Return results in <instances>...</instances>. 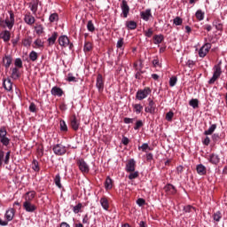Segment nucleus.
<instances>
[{"instance_id":"nucleus-11","label":"nucleus","mask_w":227,"mask_h":227,"mask_svg":"<svg viewBox=\"0 0 227 227\" xmlns=\"http://www.w3.org/2000/svg\"><path fill=\"white\" fill-rule=\"evenodd\" d=\"M126 171L127 173H134L136 171V160L131 159L126 164Z\"/></svg>"},{"instance_id":"nucleus-36","label":"nucleus","mask_w":227,"mask_h":227,"mask_svg":"<svg viewBox=\"0 0 227 227\" xmlns=\"http://www.w3.org/2000/svg\"><path fill=\"white\" fill-rule=\"evenodd\" d=\"M54 183L59 189H62L63 185H61V176L59 174H57L55 178H54Z\"/></svg>"},{"instance_id":"nucleus-16","label":"nucleus","mask_w":227,"mask_h":227,"mask_svg":"<svg viewBox=\"0 0 227 227\" xmlns=\"http://www.w3.org/2000/svg\"><path fill=\"white\" fill-rule=\"evenodd\" d=\"M35 18L33 17V15H31V12H28L27 14H25L24 17V21L26 22V24H27L28 26H33V24H35Z\"/></svg>"},{"instance_id":"nucleus-46","label":"nucleus","mask_w":227,"mask_h":227,"mask_svg":"<svg viewBox=\"0 0 227 227\" xmlns=\"http://www.w3.org/2000/svg\"><path fill=\"white\" fill-rule=\"evenodd\" d=\"M32 169H34V171H40V166L38 164V160H33L32 161Z\"/></svg>"},{"instance_id":"nucleus-56","label":"nucleus","mask_w":227,"mask_h":227,"mask_svg":"<svg viewBox=\"0 0 227 227\" xmlns=\"http://www.w3.org/2000/svg\"><path fill=\"white\" fill-rule=\"evenodd\" d=\"M35 45L40 49L41 47H43V41H42V39H36L35 42H34Z\"/></svg>"},{"instance_id":"nucleus-44","label":"nucleus","mask_w":227,"mask_h":227,"mask_svg":"<svg viewBox=\"0 0 227 227\" xmlns=\"http://www.w3.org/2000/svg\"><path fill=\"white\" fill-rule=\"evenodd\" d=\"M29 59L30 61H36V59H38V53H36L35 51H32L29 53Z\"/></svg>"},{"instance_id":"nucleus-19","label":"nucleus","mask_w":227,"mask_h":227,"mask_svg":"<svg viewBox=\"0 0 227 227\" xmlns=\"http://www.w3.org/2000/svg\"><path fill=\"white\" fill-rule=\"evenodd\" d=\"M0 38L5 43L8 42L10 38H12V34L10 33V30H4L0 33Z\"/></svg>"},{"instance_id":"nucleus-58","label":"nucleus","mask_w":227,"mask_h":227,"mask_svg":"<svg viewBox=\"0 0 227 227\" xmlns=\"http://www.w3.org/2000/svg\"><path fill=\"white\" fill-rule=\"evenodd\" d=\"M153 35V29L148 28V30L145 31V36H146L147 38H152Z\"/></svg>"},{"instance_id":"nucleus-57","label":"nucleus","mask_w":227,"mask_h":227,"mask_svg":"<svg viewBox=\"0 0 227 227\" xmlns=\"http://www.w3.org/2000/svg\"><path fill=\"white\" fill-rule=\"evenodd\" d=\"M143 125H144L143 121L139 120L136 122V124L134 126V129L139 130V129H141V127H143Z\"/></svg>"},{"instance_id":"nucleus-42","label":"nucleus","mask_w":227,"mask_h":227,"mask_svg":"<svg viewBox=\"0 0 227 227\" xmlns=\"http://www.w3.org/2000/svg\"><path fill=\"white\" fill-rule=\"evenodd\" d=\"M133 109H135V113H137V114H141V111H143V106H141V104H135L133 105Z\"/></svg>"},{"instance_id":"nucleus-61","label":"nucleus","mask_w":227,"mask_h":227,"mask_svg":"<svg viewBox=\"0 0 227 227\" xmlns=\"http://www.w3.org/2000/svg\"><path fill=\"white\" fill-rule=\"evenodd\" d=\"M133 67L136 70V72H137L138 74H140L141 75H143V74H145V71H143V69L137 67V63H134Z\"/></svg>"},{"instance_id":"nucleus-29","label":"nucleus","mask_w":227,"mask_h":227,"mask_svg":"<svg viewBox=\"0 0 227 227\" xmlns=\"http://www.w3.org/2000/svg\"><path fill=\"white\" fill-rule=\"evenodd\" d=\"M56 40H58V32H53L51 36L48 38L49 45H54L56 43Z\"/></svg>"},{"instance_id":"nucleus-26","label":"nucleus","mask_w":227,"mask_h":227,"mask_svg":"<svg viewBox=\"0 0 227 227\" xmlns=\"http://www.w3.org/2000/svg\"><path fill=\"white\" fill-rule=\"evenodd\" d=\"M214 74H213V76L214 77H216L219 79V77H221V74H223V71L221 70V65H215L214 67Z\"/></svg>"},{"instance_id":"nucleus-1","label":"nucleus","mask_w":227,"mask_h":227,"mask_svg":"<svg viewBox=\"0 0 227 227\" xmlns=\"http://www.w3.org/2000/svg\"><path fill=\"white\" fill-rule=\"evenodd\" d=\"M9 15L10 19H0V27H4V29L8 27V29L12 31V29H13V26H15V14H13V12L10 11Z\"/></svg>"},{"instance_id":"nucleus-60","label":"nucleus","mask_w":227,"mask_h":227,"mask_svg":"<svg viewBox=\"0 0 227 227\" xmlns=\"http://www.w3.org/2000/svg\"><path fill=\"white\" fill-rule=\"evenodd\" d=\"M146 200H145V199L143 198H139L137 200V204L138 205V207H143L144 205H145Z\"/></svg>"},{"instance_id":"nucleus-27","label":"nucleus","mask_w":227,"mask_h":227,"mask_svg":"<svg viewBox=\"0 0 227 227\" xmlns=\"http://www.w3.org/2000/svg\"><path fill=\"white\" fill-rule=\"evenodd\" d=\"M100 205L104 208V210H109V200L107 198L103 197L100 199Z\"/></svg>"},{"instance_id":"nucleus-18","label":"nucleus","mask_w":227,"mask_h":227,"mask_svg":"<svg viewBox=\"0 0 227 227\" xmlns=\"http://www.w3.org/2000/svg\"><path fill=\"white\" fill-rule=\"evenodd\" d=\"M153 39V44L159 45L160 43L164 42V35H162V34L154 35Z\"/></svg>"},{"instance_id":"nucleus-51","label":"nucleus","mask_w":227,"mask_h":227,"mask_svg":"<svg viewBox=\"0 0 227 227\" xmlns=\"http://www.w3.org/2000/svg\"><path fill=\"white\" fill-rule=\"evenodd\" d=\"M81 208H82V204L78 203L76 206L73 207V212L74 214H79V212H81Z\"/></svg>"},{"instance_id":"nucleus-15","label":"nucleus","mask_w":227,"mask_h":227,"mask_svg":"<svg viewBox=\"0 0 227 227\" xmlns=\"http://www.w3.org/2000/svg\"><path fill=\"white\" fill-rule=\"evenodd\" d=\"M7 223L10 221H13V217H15V209L13 207L9 208L4 215Z\"/></svg>"},{"instance_id":"nucleus-9","label":"nucleus","mask_w":227,"mask_h":227,"mask_svg":"<svg viewBox=\"0 0 227 227\" xmlns=\"http://www.w3.org/2000/svg\"><path fill=\"white\" fill-rule=\"evenodd\" d=\"M55 155H65L67 153V147L61 144H57L53 146Z\"/></svg>"},{"instance_id":"nucleus-2","label":"nucleus","mask_w":227,"mask_h":227,"mask_svg":"<svg viewBox=\"0 0 227 227\" xmlns=\"http://www.w3.org/2000/svg\"><path fill=\"white\" fill-rule=\"evenodd\" d=\"M152 93L150 87H145L144 90H138L136 94L137 100H145Z\"/></svg>"},{"instance_id":"nucleus-45","label":"nucleus","mask_w":227,"mask_h":227,"mask_svg":"<svg viewBox=\"0 0 227 227\" xmlns=\"http://www.w3.org/2000/svg\"><path fill=\"white\" fill-rule=\"evenodd\" d=\"M66 81L68 82H77V78H75L72 73H68Z\"/></svg>"},{"instance_id":"nucleus-32","label":"nucleus","mask_w":227,"mask_h":227,"mask_svg":"<svg viewBox=\"0 0 227 227\" xmlns=\"http://www.w3.org/2000/svg\"><path fill=\"white\" fill-rule=\"evenodd\" d=\"M31 43H33V37L28 36L22 40V45L24 47H31Z\"/></svg>"},{"instance_id":"nucleus-3","label":"nucleus","mask_w":227,"mask_h":227,"mask_svg":"<svg viewBox=\"0 0 227 227\" xmlns=\"http://www.w3.org/2000/svg\"><path fill=\"white\" fill-rule=\"evenodd\" d=\"M11 155H12V151H8L4 156V151H3V149H0V168L3 167V162L5 165L10 164Z\"/></svg>"},{"instance_id":"nucleus-4","label":"nucleus","mask_w":227,"mask_h":227,"mask_svg":"<svg viewBox=\"0 0 227 227\" xmlns=\"http://www.w3.org/2000/svg\"><path fill=\"white\" fill-rule=\"evenodd\" d=\"M59 43L61 47H69L70 51L74 49V43H70V39L67 35H61L59 37Z\"/></svg>"},{"instance_id":"nucleus-48","label":"nucleus","mask_w":227,"mask_h":227,"mask_svg":"<svg viewBox=\"0 0 227 227\" xmlns=\"http://www.w3.org/2000/svg\"><path fill=\"white\" fill-rule=\"evenodd\" d=\"M87 29L90 33H93V31H95V25H93V21L92 20H89L88 21V23H87Z\"/></svg>"},{"instance_id":"nucleus-55","label":"nucleus","mask_w":227,"mask_h":227,"mask_svg":"<svg viewBox=\"0 0 227 227\" xmlns=\"http://www.w3.org/2000/svg\"><path fill=\"white\" fill-rule=\"evenodd\" d=\"M173 116H175V114L172 111H169L168 113L166 114V120L167 121H172Z\"/></svg>"},{"instance_id":"nucleus-52","label":"nucleus","mask_w":227,"mask_h":227,"mask_svg":"<svg viewBox=\"0 0 227 227\" xmlns=\"http://www.w3.org/2000/svg\"><path fill=\"white\" fill-rule=\"evenodd\" d=\"M213 26L215 27V29H217V31H223V23L219 21H215L213 22Z\"/></svg>"},{"instance_id":"nucleus-31","label":"nucleus","mask_w":227,"mask_h":227,"mask_svg":"<svg viewBox=\"0 0 227 227\" xmlns=\"http://www.w3.org/2000/svg\"><path fill=\"white\" fill-rule=\"evenodd\" d=\"M217 129V124H212L207 130L204 131L205 136H212L214 131Z\"/></svg>"},{"instance_id":"nucleus-50","label":"nucleus","mask_w":227,"mask_h":227,"mask_svg":"<svg viewBox=\"0 0 227 227\" xmlns=\"http://www.w3.org/2000/svg\"><path fill=\"white\" fill-rule=\"evenodd\" d=\"M4 136H8V131L6 130V127L2 126L0 127V138L4 137Z\"/></svg>"},{"instance_id":"nucleus-35","label":"nucleus","mask_w":227,"mask_h":227,"mask_svg":"<svg viewBox=\"0 0 227 227\" xmlns=\"http://www.w3.org/2000/svg\"><path fill=\"white\" fill-rule=\"evenodd\" d=\"M20 77V73L19 72V68L14 67L12 71V78L14 79V81H17Z\"/></svg>"},{"instance_id":"nucleus-43","label":"nucleus","mask_w":227,"mask_h":227,"mask_svg":"<svg viewBox=\"0 0 227 227\" xmlns=\"http://www.w3.org/2000/svg\"><path fill=\"white\" fill-rule=\"evenodd\" d=\"M173 24H175V26H182V24H184V20H182V18H180L179 16H176L173 20Z\"/></svg>"},{"instance_id":"nucleus-28","label":"nucleus","mask_w":227,"mask_h":227,"mask_svg":"<svg viewBox=\"0 0 227 227\" xmlns=\"http://www.w3.org/2000/svg\"><path fill=\"white\" fill-rule=\"evenodd\" d=\"M35 194L36 192H35V191L27 192L25 194V201H33V200H35Z\"/></svg>"},{"instance_id":"nucleus-12","label":"nucleus","mask_w":227,"mask_h":227,"mask_svg":"<svg viewBox=\"0 0 227 227\" xmlns=\"http://www.w3.org/2000/svg\"><path fill=\"white\" fill-rule=\"evenodd\" d=\"M70 124L73 130H75V131L79 130V125H81V122L77 121V117L75 116V114H74L71 117Z\"/></svg>"},{"instance_id":"nucleus-34","label":"nucleus","mask_w":227,"mask_h":227,"mask_svg":"<svg viewBox=\"0 0 227 227\" xmlns=\"http://www.w3.org/2000/svg\"><path fill=\"white\" fill-rule=\"evenodd\" d=\"M184 212L185 214H192L193 212H196V207H192V205L184 206Z\"/></svg>"},{"instance_id":"nucleus-7","label":"nucleus","mask_w":227,"mask_h":227,"mask_svg":"<svg viewBox=\"0 0 227 227\" xmlns=\"http://www.w3.org/2000/svg\"><path fill=\"white\" fill-rule=\"evenodd\" d=\"M121 12H122L123 19H127V17H129V13H130V7L129 6V4L127 3V0H122L121 1Z\"/></svg>"},{"instance_id":"nucleus-24","label":"nucleus","mask_w":227,"mask_h":227,"mask_svg":"<svg viewBox=\"0 0 227 227\" xmlns=\"http://www.w3.org/2000/svg\"><path fill=\"white\" fill-rule=\"evenodd\" d=\"M196 169H197L198 175H200V176L207 175V167L204 166L203 164L197 165Z\"/></svg>"},{"instance_id":"nucleus-64","label":"nucleus","mask_w":227,"mask_h":227,"mask_svg":"<svg viewBox=\"0 0 227 227\" xmlns=\"http://www.w3.org/2000/svg\"><path fill=\"white\" fill-rule=\"evenodd\" d=\"M153 65L155 67H159L160 68L162 67V64H160V62H159V59H153Z\"/></svg>"},{"instance_id":"nucleus-33","label":"nucleus","mask_w":227,"mask_h":227,"mask_svg":"<svg viewBox=\"0 0 227 227\" xmlns=\"http://www.w3.org/2000/svg\"><path fill=\"white\" fill-rule=\"evenodd\" d=\"M105 189L109 191V189H113V179L110 176H107L105 182Z\"/></svg>"},{"instance_id":"nucleus-38","label":"nucleus","mask_w":227,"mask_h":227,"mask_svg":"<svg viewBox=\"0 0 227 227\" xmlns=\"http://www.w3.org/2000/svg\"><path fill=\"white\" fill-rule=\"evenodd\" d=\"M189 106L193 107V109H198V107H200V101L196 98L195 99H191L189 101Z\"/></svg>"},{"instance_id":"nucleus-6","label":"nucleus","mask_w":227,"mask_h":227,"mask_svg":"<svg viewBox=\"0 0 227 227\" xmlns=\"http://www.w3.org/2000/svg\"><path fill=\"white\" fill-rule=\"evenodd\" d=\"M76 164L82 173H90V166H88V163L84 161V160L80 159L76 161Z\"/></svg>"},{"instance_id":"nucleus-49","label":"nucleus","mask_w":227,"mask_h":227,"mask_svg":"<svg viewBox=\"0 0 227 227\" xmlns=\"http://www.w3.org/2000/svg\"><path fill=\"white\" fill-rule=\"evenodd\" d=\"M139 176V172L138 171H133L129 175V180H136Z\"/></svg>"},{"instance_id":"nucleus-54","label":"nucleus","mask_w":227,"mask_h":227,"mask_svg":"<svg viewBox=\"0 0 227 227\" xmlns=\"http://www.w3.org/2000/svg\"><path fill=\"white\" fill-rule=\"evenodd\" d=\"M35 33L36 35H42L43 33V26L42 25H37L35 27Z\"/></svg>"},{"instance_id":"nucleus-23","label":"nucleus","mask_w":227,"mask_h":227,"mask_svg":"<svg viewBox=\"0 0 227 227\" xmlns=\"http://www.w3.org/2000/svg\"><path fill=\"white\" fill-rule=\"evenodd\" d=\"M29 8L32 13H36V12H38V0H32L29 3Z\"/></svg>"},{"instance_id":"nucleus-39","label":"nucleus","mask_w":227,"mask_h":227,"mask_svg":"<svg viewBox=\"0 0 227 227\" xmlns=\"http://www.w3.org/2000/svg\"><path fill=\"white\" fill-rule=\"evenodd\" d=\"M195 17L197 20H203V19H205V12L201 10H198L195 13Z\"/></svg>"},{"instance_id":"nucleus-22","label":"nucleus","mask_w":227,"mask_h":227,"mask_svg":"<svg viewBox=\"0 0 227 227\" xmlns=\"http://www.w3.org/2000/svg\"><path fill=\"white\" fill-rule=\"evenodd\" d=\"M209 162L211 164L217 165V164H219V162H221V159L219 158V155H217L215 153H212L209 156Z\"/></svg>"},{"instance_id":"nucleus-25","label":"nucleus","mask_w":227,"mask_h":227,"mask_svg":"<svg viewBox=\"0 0 227 227\" xmlns=\"http://www.w3.org/2000/svg\"><path fill=\"white\" fill-rule=\"evenodd\" d=\"M3 86L6 91H12V83L11 79L4 80Z\"/></svg>"},{"instance_id":"nucleus-41","label":"nucleus","mask_w":227,"mask_h":227,"mask_svg":"<svg viewBox=\"0 0 227 227\" xmlns=\"http://www.w3.org/2000/svg\"><path fill=\"white\" fill-rule=\"evenodd\" d=\"M92 50H93V44H91V43L90 42H86L83 47V51L85 52H90Z\"/></svg>"},{"instance_id":"nucleus-8","label":"nucleus","mask_w":227,"mask_h":227,"mask_svg":"<svg viewBox=\"0 0 227 227\" xmlns=\"http://www.w3.org/2000/svg\"><path fill=\"white\" fill-rule=\"evenodd\" d=\"M212 49V43H206L199 51V56L200 58H205L207 54H208V51Z\"/></svg>"},{"instance_id":"nucleus-37","label":"nucleus","mask_w":227,"mask_h":227,"mask_svg":"<svg viewBox=\"0 0 227 227\" xmlns=\"http://www.w3.org/2000/svg\"><path fill=\"white\" fill-rule=\"evenodd\" d=\"M213 219H214V221H215V223H219V221H221V219H223V214L221 213V211H217V212L214 213Z\"/></svg>"},{"instance_id":"nucleus-20","label":"nucleus","mask_w":227,"mask_h":227,"mask_svg":"<svg viewBox=\"0 0 227 227\" xmlns=\"http://www.w3.org/2000/svg\"><path fill=\"white\" fill-rule=\"evenodd\" d=\"M13 61V59L12 58V55H5L3 59V63L5 67V68H10V66L12 65V62Z\"/></svg>"},{"instance_id":"nucleus-63","label":"nucleus","mask_w":227,"mask_h":227,"mask_svg":"<svg viewBox=\"0 0 227 227\" xmlns=\"http://www.w3.org/2000/svg\"><path fill=\"white\" fill-rule=\"evenodd\" d=\"M28 109L30 113H36V105H35V103H30Z\"/></svg>"},{"instance_id":"nucleus-10","label":"nucleus","mask_w":227,"mask_h":227,"mask_svg":"<svg viewBox=\"0 0 227 227\" xmlns=\"http://www.w3.org/2000/svg\"><path fill=\"white\" fill-rule=\"evenodd\" d=\"M96 86H97L99 93H102V91H104V77L102 76L101 74H98Z\"/></svg>"},{"instance_id":"nucleus-17","label":"nucleus","mask_w":227,"mask_h":227,"mask_svg":"<svg viewBox=\"0 0 227 227\" xmlns=\"http://www.w3.org/2000/svg\"><path fill=\"white\" fill-rule=\"evenodd\" d=\"M125 26L129 31H132L137 27V22L134 20H128L125 22Z\"/></svg>"},{"instance_id":"nucleus-53","label":"nucleus","mask_w":227,"mask_h":227,"mask_svg":"<svg viewBox=\"0 0 227 227\" xmlns=\"http://www.w3.org/2000/svg\"><path fill=\"white\" fill-rule=\"evenodd\" d=\"M178 81V78L176 76H172L170 79H169V86L171 88H173V86H175L176 84V82Z\"/></svg>"},{"instance_id":"nucleus-59","label":"nucleus","mask_w":227,"mask_h":227,"mask_svg":"<svg viewBox=\"0 0 227 227\" xmlns=\"http://www.w3.org/2000/svg\"><path fill=\"white\" fill-rule=\"evenodd\" d=\"M15 67H18V68H22V59H16L14 62Z\"/></svg>"},{"instance_id":"nucleus-40","label":"nucleus","mask_w":227,"mask_h":227,"mask_svg":"<svg viewBox=\"0 0 227 227\" xmlns=\"http://www.w3.org/2000/svg\"><path fill=\"white\" fill-rule=\"evenodd\" d=\"M49 20H50V22H58V20H59V15H58V13L54 12L50 15Z\"/></svg>"},{"instance_id":"nucleus-21","label":"nucleus","mask_w":227,"mask_h":227,"mask_svg":"<svg viewBox=\"0 0 227 227\" xmlns=\"http://www.w3.org/2000/svg\"><path fill=\"white\" fill-rule=\"evenodd\" d=\"M51 95L54 97H63V90L58 86L51 89Z\"/></svg>"},{"instance_id":"nucleus-14","label":"nucleus","mask_w":227,"mask_h":227,"mask_svg":"<svg viewBox=\"0 0 227 227\" xmlns=\"http://www.w3.org/2000/svg\"><path fill=\"white\" fill-rule=\"evenodd\" d=\"M23 208L26 210V212H35V210H36V207L30 201H25L23 203Z\"/></svg>"},{"instance_id":"nucleus-5","label":"nucleus","mask_w":227,"mask_h":227,"mask_svg":"<svg viewBox=\"0 0 227 227\" xmlns=\"http://www.w3.org/2000/svg\"><path fill=\"white\" fill-rule=\"evenodd\" d=\"M148 106L145 108V113H150V114H155L157 113V105L153 101L152 98H148Z\"/></svg>"},{"instance_id":"nucleus-62","label":"nucleus","mask_w":227,"mask_h":227,"mask_svg":"<svg viewBox=\"0 0 227 227\" xmlns=\"http://www.w3.org/2000/svg\"><path fill=\"white\" fill-rule=\"evenodd\" d=\"M121 143L122 145H124V146H127L129 143H130V140L129 139V137L123 136L121 139Z\"/></svg>"},{"instance_id":"nucleus-47","label":"nucleus","mask_w":227,"mask_h":227,"mask_svg":"<svg viewBox=\"0 0 227 227\" xmlns=\"http://www.w3.org/2000/svg\"><path fill=\"white\" fill-rule=\"evenodd\" d=\"M60 130L61 132H68V126L65 121H60Z\"/></svg>"},{"instance_id":"nucleus-30","label":"nucleus","mask_w":227,"mask_h":227,"mask_svg":"<svg viewBox=\"0 0 227 227\" xmlns=\"http://www.w3.org/2000/svg\"><path fill=\"white\" fill-rule=\"evenodd\" d=\"M10 141L11 139L6 135L0 137V143L3 144V146H5L6 148L10 146Z\"/></svg>"},{"instance_id":"nucleus-13","label":"nucleus","mask_w":227,"mask_h":227,"mask_svg":"<svg viewBox=\"0 0 227 227\" xmlns=\"http://www.w3.org/2000/svg\"><path fill=\"white\" fill-rule=\"evenodd\" d=\"M140 17L143 20L148 22V20H150V18H152V9H146L145 11L141 12Z\"/></svg>"}]
</instances>
